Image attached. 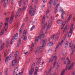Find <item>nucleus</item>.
I'll use <instances>...</instances> for the list:
<instances>
[{"label": "nucleus", "instance_id": "obj_1", "mask_svg": "<svg viewBox=\"0 0 75 75\" xmlns=\"http://www.w3.org/2000/svg\"><path fill=\"white\" fill-rule=\"evenodd\" d=\"M47 39H45V40H41V42L43 43V45L42 46H41L39 47V50L38 53L39 54H40L42 53V48L43 47H44V44L46 42H47Z\"/></svg>", "mask_w": 75, "mask_h": 75}, {"label": "nucleus", "instance_id": "obj_2", "mask_svg": "<svg viewBox=\"0 0 75 75\" xmlns=\"http://www.w3.org/2000/svg\"><path fill=\"white\" fill-rule=\"evenodd\" d=\"M35 8H36V6H34V9L33 10V6H30L29 11V14L31 16H34V14L35 12Z\"/></svg>", "mask_w": 75, "mask_h": 75}, {"label": "nucleus", "instance_id": "obj_3", "mask_svg": "<svg viewBox=\"0 0 75 75\" xmlns=\"http://www.w3.org/2000/svg\"><path fill=\"white\" fill-rule=\"evenodd\" d=\"M52 18H51L49 21V25L47 26V29L45 31V34H47L48 33V30L50 28V26L52 25Z\"/></svg>", "mask_w": 75, "mask_h": 75}, {"label": "nucleus", "instance_id": "obj_4", "mask_svg": "<svg viewBox=\"0 0 75 75\" xmlns=\"http://www.w3.org/2000/svg\"><path fill=\"white\" fill-rule=\"evenodd\" d=\"M64 41H65L64 39H63L62 41L61 42V43L59 42L58 44H57L55 49L54 52H56V51H57V50H58V48L59 46V44H60V45L61 46L62 45L63 43L64 42Z\"/></svg>", "mask_w": 75, "mask_h": 75}, {"label": "nucleus", "instance_id": "obj_5", "mask_svg": "<svg viewBox=\"0 0 75 75\" xmlns=\"http://www.w3.org/2000/svg\"><path fill=\"white\" fill-rule=\"evenodd\" d=\"M14 11H13L11 13V16L10 19L9 20V24H10L12 23L13 21L14 18Z\"/></svg>", "mask_w": 75, "mask_h": 75}, {"label": "nucleus", "instance_id": "obj_6", "mask_svg": "<svg viewBox=\"0 0 75 75\" xmlns=\"http://www.w3.org/2000/svg\"><path fill=\"white\" fill-rule=\"evenodd\" d=\"M60 11L62 13L61 16L62 19H64V18H65L64 15L66 14V12L64 11L62 8H60Z\"/></svg>", "mask_w": 75, "mask_h": 75}, {"label": "nucleus", "instance_id": "obj_7", "mask_svg": "<svg viewBox=\"0 0 75 75\" xmlns=\"http://www.w3.org/2000/svg\"><path fill=\"white\" fill-rule=\"evenodd\" d=\"M9 19V18H6L5 21V27H4V30L5 31H6L7 30V29H8V23H7V21H8V20Z\"/></svg>", "mask_w": 75, "mask_h": 75}, {"label": "nucleus", "instance_id": "obj_8", "mask_svg": "<svg viewBox=\"0 0 75 75\" xmlns=\"http://www.w3.org/2000/svg\"><path fill=\"white\" fill-rule=\"evenodd\" d=\"M34 67H35V64H33L31 67V69L29 72V75H32L33 73L34 72Z\"/></svg>", "mask_w": 75, "mask_h": 75}, {"label": "nucleus", "instance_id": "obj_9", "mask_svg": "<svg viewBox=\"0 0 75 75\" xmlns=\"http://www.w3.org/2000/svg\"><path fill=\"white\" fill-rule=\"evenodd\" d=\"M14 39L16 40H17L18 39V33H17L16 34H15L14 35V37H13V38L11 40V41L10 44H12L14 41Z\"/></svg>", "mask_w": 75, "mask_h": 75}, {"label": "nucleus", "instance_id": "obj_10", "mask_svg": "<svg viewBox=\"0 0 75 75\" xmlns=\"http://www.w3.org/2000/svg\"><path fill=\"white\" fill-rule=\"evenodd\" d=\"M3 1L4 2V7H6V4H7V3H8L9 2L8 0H2V1L0 2V4H2V3H3Z\"/></svg>", "mask_w": 75, "mask_h": 75}, {"label": "nucleus", "instance_id": "obj_11", "mask_svg": "<svg viewBox=\"0 0 75 75\" xmlns=\"http://www.w3.org/2000/svg\"><path fill=\"white\" fill-rule=\"evenodd\" d=\"M57 57H52L50 59H49V62H52L54 59V61H57Z\"/></svg>", "mask_w": 75, "mask_h": 75}, {"label": "nucleus", "instance_id": "obj_12", "mask_svg": "<svg viewBox=\"0 0 75 75\" xmlns=\"http://www.w3.org/2000/svg\"><path fill=\"white\" fill-rule=\"evenodd\" d=\"M17 57H15V59L13 60L12 61V65L13 67L14 66L16 65V63L17 62Z\"/></svg>", "mask_w": 75, "mask_h": 75}, {"label": "nucleus", "instance_id": "obj_13", "mask_svg": "<svg viewBox=\"0 0 75 75\" xmlns=\"http://www.w3.org/2000/svg\"><path fill=\"white\" fill-rule=\"evenodd\" d=\"M25 3V4L24 5V6L23 7V11H25V8H26V7H27V3H28V0H27L26 2Z\"/></svg>", "mask_w": 75, "mask_h": 75}, {"label": "nucleus", "instance_id": "obj_14", "mask_svg": "<svg viewBox=\"0 0 75 75\" xmlns=\"http://www.w3.org/2000/svg\"><path fill=\"white\" fill-rule=\"evenodd\" d=\"M44 38V34H40L39 35V36L38 37V39L40 38Z\"/></svg>", "mask_w": 75, "mask_h": 75}, {"label": "nucleus", "instance_id": "obj_15", "mask_svg": "<svg viewBox=\"0 0 75 75\" xmlns=\"http://www.w3.org/2000/svg\"><path fill=\"white\" fill-rule=\"evenodd\" d=\"M52 70V67H51L50 69H49V71H48V72H47L45 71L44 73V74H45V75H48L50 74V72H51V70Z\"/></svg>", "mask_w": 75, "mask_h": 75}, {"label": "nucleus", "instance_id": "obj_16", "mask_svg": "<svg viewBox=\"0 0 75 75\" xmlns=\"http://www.w3.org/2000/svg\"><path fill=\"white\" fill-rule=\"evenodd\" d=\"M59 6V4H57L56 5V6L55 8V10L54 11L55 14H56L58 11L57 9L58 8V6Z\"/></svg>", "mask_w": 75, "mask_h": 75}, {"label": "nucleus", "instance_id": "obj_17", "mask_svg": "<svg viewBox=\"0 0 75 75\" xmlns=\"http://www.w3.org/2000/svg\"><path fill=\"white\" fill-rule=\"evenodd\" d=\"M69 43V42L68 41H66L64 42V47L66 48L68 47V43Z\"/></svg>", "mask_w": 75, "mask_h": 75}, {"label": "nucleus", "instance_id": "obj_18", "mask_svg": "<svg viewBox=\"0 0 75 75\" xmlns=\"http://www.w3.org/2000/svg\"><path fill=\"white\" fill-rule=\"evenodd\" d=\"M21 38L24 41H27V38L26 36H24V35H23L21 37Z\"/></svg>", "mask_w": 75, "mask_h": 75}, {"label": "nucleus", "instance_id": "obj_19", "mask_svg": "<svg viewBox=\"0 0 75 75\" xmlns=\"http://www.w3.org/2000/svg\"><path fill=\"white\" fill-rule=\"evenodd\" d=\"M18 67H17L15 68V69L14 70L13 75H15V74H16V73H17V72L18 71Z\"/></svg>", "mask_w": 75, "mask_h": 75}, {"label": "nucleus", "instance_id": "obj_20", "mask_svg": "<svg viewBox=\"0 0 75 75\" xmlns=\"http://www.w3.org/2000/svg\"><path fill=\"white\" fill-rule=\"evenodd\" d=\"M8 52H9V49H7L5 52V53L4 54V55L5 57H6V56H7L8 55Z\"/></svg>", "mask_w": 75, "mask_h": 75}, {"label": "nucleus", "instance_id": "obj_21", "mask_svg": "<svg viewBox=\"0 0 75 75\" xmlns=\"http://www.w3.org/2000/svg\"><path fill=\"white\" fill-rule=\"evenodd\" d=\"M11 58V57H7L5 59V61L6 63H7L8 61L10 59V58Z\"/></svg>", "mask_w": 75, "mask_h": 75}, {"label": "nucleus", "instance_id": "obj_22", "mask_svg": "<svg viewBox=\"0 0 75 75\" xmlns=\"http://www.w3.org/2000/svg\"><path fill=\"white\" fill-rule=\"evenodd\" d=\"M46 16L47 18H49V16H50V10H47L46 12Z\"/></svg>", "mask_w": 75, "mask_h": 75}, {"label": "nucleus", "instance_id": "obj_23", "mask_svg": "<svg viewBox=\"0 0 75 75\" xmlns=\"http://www.w3.org/2000/svg\"><path fill=\"white\" fill-rule=\"evenodd\" d=\"M65 24H66V21L63 22V23H62V25L61 26V29H63L64 28V25H65Z\"/></svg>", "mask_w": 75, "mask_h": 75}, {"label": "nucleus", "instance_id": "obj_24", "mask_svg": "<svg viewBox=\"0 0 75 75\" xmlns=\"http://www.w3.org/2000/svg\"><path fill=\"white\" fill-rule=\"evenodd\" d=\"M53 45V42H50L47 44V46L48 47H51V46H52Z\"/></svg>", "mask_w": 75, "mask_h": 75}, {"label": "nucleus", "instance_id": "obj_25", "mask_svg": "<svg viewBox=\"0 0 75 75\" xmlns=\"http://www.w3.org/2000/svg\"><path fill=\"white\" fill-rule=\"evenodd\" d=\"M63 22H64L62 21V20H58L57 21V23L58 24H62L63 23Z\"/></svg>", "mask_w": 75, "mask_h": 75}, {"label": "nucleus", "instance_id": "obj_26", "mask_svg": "<svg viewBox=\"0 0 75 75\" xmlns=\"http://www.w3.org/2000/svg\"><path fill=\"white\" fill-rule=\"evenodd\" d=\"M21 39H19L18 43V44L17 46V47H19V46L20 45V44H21Z\"/></svg>", "mask_w": 75, "mask_h": 75}, {"label": "nucleus", "instance_id": "obj_27", "mask_svg": "<svg viewBox=\"0 0 75 75\" xmlns=\"http://www.w3.org/2000/svg\"><path fill=\"white\" fill-rule=\"evenodd\" d=\"M34 44H33V43H32L30 49V51H32V50L34 48Z\"/></svg>", "mask_w": 75, "mask_h": 75}, {"label": "nucleus", "instance_id": "obj_28", "mask_svg": "<svg viewBox=\"0 0 75 75\" xmlns=\"http://www.w3.org/2000/svg\"><path fill=\"white\" fill-rule=\"evenodd\" d=\"M20 11H21V8H20L18 11L17 12L16 16V18H17L18 17V14L20 13Z\"/></svg>", "mask_w": 75, "mask_h": 75}, {"label": "nucleus", "instance_id": "obj_29", "mask_svg": "<svg viewBox=\"0 0 75 75\" xmlns=\"http://www.w3.org/2000/svg\"><path fill=\"white\" fill-rule=\"evenodd\" d=\"M74 62H73V63H72L71 64L70 67H69L68 68V70H70V69H71V68H72V67H74Z\"/></svg>", "mask_w": 75, "mask_h": 75}, {"label": "nucleus", "instance_id": "obj_30", "mask_svg": "<svg viewBox=\"0 0 75 75\" xmlns=\"http://www.w3.org/2000/svg\"><path fill=\"white\" fill-rule=\"evenodd\" d=\"M45 21V15L43 16V19H42V24H43Z\"/></svg>", "mask_w": 75, "mask_h": 75}, {"label": "nucleus", "instance_id": "obj_31", "mask_svg": "<svg viewBox=\"0 0 75 75\" xmlns=\"http://www.w3.org/2000/svg\"><path fill=\"white\" fill-rule=\"evenodd\" d=\"M23 71H24V69H22L21 70V72H19L18 74H16L15 75H23Z\"/></svg>", "mask_w": 75, "mask_h": 75}, {"label": "nucleus", "instance_id": "obj_32", "mask_svg": "<svg viewBox=\"0 0 75 75\" xmlns=\"http://www.w3.org/2000/svg\"><path fill=\"white\" fill-rule=\"evenodd\" d=\"M24 24H23L21 26V28H20V33H21L22 32V30H23V27H24Z\"/></svg>", "mask_w": 75, "mask_h": 75}, {"label": "nucleus", "instance_id": "obj_33", "mask_svg": "<svg viewBox=\"0 0 75 75\" xmlns=\"http://www.w3.org/2000/svg\"><path fill=\"white\" fill-rule=\"evenodd\" d=\"M4 43H3L1 45V47L0 48V51H1L3 49V48H4Z\"/></svg>", "mask_w": 75, "mask_h": 75}, {"label": "nucleus", "instance_id": "obj_34", "mask_svg": "<svg viewBox=\"0 0 75 75\" xmlns=\"http://www.w3.org/2000/svg\"><path fill=\"white\" fill-rule=\"evenodd\" d=\"M72 30H70V32L69 33L68 37H71V35H72Z\"/></svg>", "mask_w": 75, "mask_h": 75}, {"label": "nucleus", "instance_id": "obj_35", "mask_svg": "<svg viewBox=\"0 0 75 75\" xmlns=\"http://www.w3.org/2000/svg\"><path fill=\"white\" fill-rule=\"evenodd\" d=\"M72 15H70L69 16V17L68 18L67 20V22H68V21H70L72 17Z\"/></svg>", "mask_w": 75, "mask_h": 75}, {"label": "nucleus", "instance_id": "obj_36", "mask_svg": "<svg viewBox=\"0 0 75 75\" xmlns=\"http://www.w3.org/2000/svg\"><path fill=\"white\" fill-rule=\"evenodd\" d=\"M4 33V29H2L0 33V35H2Z\"/></svg>", "mask_w": 75, "mask_h": 75}, {"label": "nucleus", "instance_id": "obj_37", "mask_svg": "<svg viewBox=\"0 0 75 75\" xmlns=\"http://www.w3.org/2000/svg\"><path fill=\"white\" fill-rule=\"evenodd\" d=\"M37 69H38V67H36L35 69V72L34 73V75H37Z\"/></svg>", "mask_w": 75, "mask_h": 75}, {"label": "nucleus", "instance_id": "obj_38", "mask_svg": "<svg viewBox=\"0 0 75 75\" xmlns=\"http://www.w3.org/2000/svg\"><path fill=\"white\" fill-rule=\"evenodd\" d=\"M47 23H46L45 24V25L43 27L42 29L43 30H44V29H45V28H46V27H47Z\"/></svg>", "mask_w": 75, "mask_h": 75}, {"label": "nucleus", "instance_id": "obj_39", "mask_svg": "<svg viewBox=\"0 0 75 75\" xmlns=\"http://www.w3.org/2000/svg\"><path fill=\"white\" fill-rule=\"evenodd\" d=\"M9 42V39L7 40L6 41V46L7 47H8V45Z\"/></svg>", "mask_w": 75, "mask_h": 75}, {"label": "nucleus", "instance_id": "obj_40", "mask_svg": "<svg viewBox=\"0 0 75 75\" xmlns=\"http://www.w3.org/2000/svg\"><path fill=\"white\" fill-rule=\"evenodd\" d=\"M38 42V37L35 39V44H37Z\"/></svg>", "mask_w": 75, "mask_h": 75}, {"label": "nucleus", "instance_id": "obj_41", "mask_svg": "<svg viewBox=\"0 0 75 75\" xmlns=\"http://www.w3.org/2000/svg\"><path fill=\"white\" fill-rule=\"evenodd\" d=\"M35 54H37L38 53V47H37V48L35 49Z\"/></svg>", "mask_w": 75, "mask_h": 75}, {"label": "nucleus", "instance_id": "obj_42", "mask_svg": "<svg viewBox=\"0 0 75 75\" xmlns=\"http://www.w3.org/2000/svg\"><path fill=\"white\" fill-rule=\"evenodd\" d=\"M34 28H35V26L34 25H33L30 29V31H33V29H34Z\"/></svg>", "mask_w": 75, "mask_h": 75}, {"label": "nucleus", "instance_id": "obj_43", "mask_svg": "<svg viewBox=\"0 0 75 75\" xmlns=\"http://www.w3.org/2000/svg\"><path fill=\"white\" fill-rule=\"evenodd\" d=\"M56 64H57V62L56 61L54 60L53 66V68H54V67H55V65H56Z\"/></svg>", "mask_w": 75, "mask_h": 75}, {"label": "nucleus", "instance_id": "obj_44", "mask_svg": "<svg viewBox=\"0 0 75 75\" xmlns=\"http://www.w3.org/2000/svg\"><path fill=\"white\" fill-rule=\"evenodd\" d=\"M28 52L27 50H25L24 51V54L25 55H27V54H28Z\"/></svg>", "mask_w": 75, "mask_h": 75}, {"label": "nucleus", "instance_id": "obj_45", "mask_svg": "<svg viewBox=\"0 0 75 75\" xmlns=\"http://www.w3.org/2000/svg\"><path fill=\"white\" fill-rule=\"evenodd\" d=\"M18 52H16L15 53V57H18Z\"/></svg>", "mask_w": 75, "mask_h": 75}, {"label": "nucleus", "instance_id": "obj_46", "mask_svg": "<svg viewBox=\"0 0 75 75\" xmlns=\"http://www.w3.org/2000/svg\"><path fill=\"white\" fill-rule=\"evenodd\" d=\"M8 75V70L7 69H6L5 71V75Z\"/></svg>", "mask_w": 75, "mask_h": 75}, {"label": "nucleus", "instance_id": "obj_47", "mask_svg": "<svg viewBox=\"0 0 75 75\" xmlns=\"http://www.w3.org/2000/svg\"><path fill=\"white\" fill-rule=\"evenodd\" d=\"M41 57H40L38 61V64H40L41 62Z\"/></svg>", "mask_w": 75, "mask_h": 75}, {"label": "nucleus", "instance_id": "obj_48", "mask_svg": "<svg viewBox=\"0 0 75 75\" xmlns=\"http://www.w3.org/2000/svg\"><path fill=\"white\" fill-rule=\"evenodd\" d=\"M73 27H74V24H72L71 26V28L70 30L72 31V30H73Z\"/></svg>", "mask_w": 75, "mask_h": 75}, {"label": "nucleus", "instance_id": "obj_49", "mask_svg": "<svg viewBox=\"0 0 75 75\" xmlns=\"http://www.w3.org/2000/svg\"><path fill=\"white\" fill-rule=\"evenodd\" d=\"M67 33L65 34V35L63 40H65V38H67Z\"/></svg>", "mask_w": 75, "mask_h": 75}, {"label": "nucleus", "instance_id": "obj_50", "mask_svg": "<svg viewBox=\"0 0 75 75\" xmlns=\"http://www.w3.org/2000/svg\"><path fill=\"white\" fill-rule=\"evenodd\" d=\"M67 26H66V27H65L64 30H63V33H65V31H66V30L67 29Z\"/></svg>", "mask_w": 75, "mask_h": 75}, {"label": "nucleus", "instance_id": "obj_51", "mask_svg": "<svg viewBox=\"0 0 75 75\" xmlns=\"http://www.w3.org/2000/svg\"><path fill=\"white\" fill-rule=\"evenodd\" d=\"M27 33V30H25L23 33V35H25L26 33Z\"/></svg>", "mask_w": 75, "mask_h": 75}, {"label": "nucleus", "instance_id": "obj_52", "mask_svg": "<svg viewBox=\"0 0 75 75\" xmlns=\"http://www.w3.org/2000/svg\"><path fill=\"white\" fill-rule=\"evenodd\" d=\"M17 57V58H16V61L17 60L19 61V60L20 59V57Z\"/></svg>", "mask_w": 75, "mask_h": 75}, {"label": "nucleus", "instance_id": "obj_53", "mask_svg": "<svg viewBox=\"0 0 75 75\" xmlns=\"http://www.w3.org/2000/svg\"><path fill=\"white\" fill-rule=\"evenodd\" d=\"M3 22H1L0 23V28H1V27L3 26Z\"/></svg>", "mask_w": 75, "mask_h": 75}, {"label": "nucleus", "instance_id": "obj_54", "mask_svg": "<svg viewBox=\"0 0 75 75\" xmlns=\"http://www.w3.org/2000/svg\"><path fill=\"white\" fill-rule=\"evenodd\" d=\"M28 21V17H26L25 20V22H27V21Z\"/></svg>", "mask_w": 75, "mask_h": 75}, {"label": "nucleus", "instance_id": "obj_55", "mask_svg": "<svg viewBox=\"0 0 75 75\" xmlns=\"http://www.w3.org/2000/svg\"><path fill=\"white\" fill-rule=\"evenodd\" d=\"M54 35H53L52 36L51 38V39H53V40H54Z\"/></svg>", "mask_w": 75, "mask_h": 75}, {"label": "nucleus", "instance_id": "obj_56", "mask_svg": "<svg viewBox=\"0 0 75 75\" xmlns=\"http://www.w3.org/2000/svg\"><path fill=\"white\" fill-rule=\"evenodd\" d=\"M52 3V0H50L49 4L51 5V3Z\"/></svg>", "mask_w": 75, "mask_h": 75}, {"label": "nucleus", "instance_id": "obj_57", "mask_svg": "<svg viewBox=\"0 0 75 75\" xmlns=\"http://www.w3.org/2000/svg\"><path fill=\"white\" fill-rule=\"evenodd\" d=\"M14 54V52H12L11 54L10 55L9 57H12L13 55V54Z\"/></svg>", "mask_w": 75, "mask_h": 75}, {"label": "nucleus", "instance_id": "obj_58", "mask_svg": "<svg viewBox=\"0 0 75 75\" xmlns=\"http://www.w3.org/2000/svg\"><path fill=\"white\" fill-rule=\"evenodd\" d=\"M57 3L54 1V2H53V5H54V6H55V5H56V4H57Z\"/></svg>", "mask_w": 75, "mask_h": 75}, {"label": "nucleus", "instance_id": "obj_59", "mask_svg": "<svg viewBox=\"0 0 75 75\" xmlns=\"http://www.w3.org/2000/svg\"><path fill=\"white\" fill-rule=\"evenodd\" d=\"M69 45L70 47H72V45L71 43H69Z\"/></svg>", "mask_w": 75, "mask_h": 75}, {"label": "nucleus", "instance_id": "obj_60", "mask_svg": "<svg viewBox=\"0 0 75 75\" xmlns=\"http://www.w3.org/2000/svg\"><path fill=\"white\" fill-rule=\"evenodd\" d=\"M52 57H57V54L56 53H55L54 54Z\"/></svg>", "mask_w": 75, "mask_h": 75}, {"label": "nucleus", "instance_id": "obj_61", "mask_svg": "<svg viewBox=\"0 0 75 75\" xmlns=\"http://www.w3.org/2000/svg\"><path fill=\"white\" fill-rule=\"evenodd\" d=\"M19 6H20V7H21V2H19Z\"/></svg>", "mask_w": 75, "mask_h": 75}, {"label": "nucleus", "instance_id": "obj_62", "mask_svg": "<svg viewBox=\"0 0 75 75\" xmlns=\"http://www.w3.org/2000/svg\"><path fill=\"white\" fill-rule=\"evenodd\" d=\"M42 0L44 3H46V2H47V0Z\"/></svg>", "mask_w": 75, "mask_h": 75}, {"label": "nucleus", "instance_id": "obj_63", "mask_svg": "<svg viewBox=\"0 0 75 75\" xmlns=\"http://www.w3.org/2000/svg\"><path fill=\"white\" fill-rule=\"evenodd\" d=\"M58 0H54V1L56 3H57L58 2Z\"/></svg>", "mask_w": 75, "mask_h": 75}, {"label": "nucleus", "instance_id": "obj_64", "mask_svg": "<svg viewBox=\"0 0 75 75\" xmlns=\"http://www.w3.org/2000/svg\"><path fill=\"white\" fill-rule=\"evenodd\" d=\"M62 60H65V58L64 57H62L61 58Z\"/></svg>", "mask_w": 75, "mask_h": 75}]
</instances>
